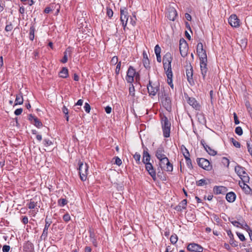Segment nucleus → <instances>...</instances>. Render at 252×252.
<instances>
[{"instance_id":"nucleus-1","label":"nucleus","mask_w":252,"mask_h":252,"mask_svg":"<svg viewBox=\"0 0 252 252\" xmlns=\"http://www.w3.org/2000/svg\"><path fill=\"white\" fill-rule=\"evenodd\" d=\"M173 58L170 53H166L163 57V68L165 70V73L172 72L171 68V62Z\"/></svg>"},{"instance_id":"nucleus-2","label":"nucleus","mask_w":252,"mask_h":252,"mask_svg":"<svg viewBox=\"0 0 252 252\" xmlns=\"http://www.w3.org/2000/svg\"><path fill=\"white\" fill-rule=\"evenodd\" d=\"M161 127L163 131V135L165 138L170 137L171 123L167 118L164 116L161 120Z\"/></svg>"},{"instance_id":"nucleus-3","label":"nucleus","mask_w":252,"mask_h":252,"mask_svg":"<svg viewBox=\"0 0 252 252\" xmlns=\"http://www.w3.org/2000/svg\"><path fill=\"white\" fill-rule=\"evenodd\" d=\"M79 167V174L80 178L82 181H85L87 180V175L88 174L89 166L87 163L84 164L81 161L78 162Z\"/></svg>"},{"instance_id":"nucleus-4","label":"nucleus","mask_w":252,"mask_h":252,"mask_svg":"<svg viewBox=\"0 0 252 252\" xmlns=\"http://www.w3.org/2000/svg\"><path fill=\"white\" fill-rule=\"evenodd\" d=\"M235 171L240 177L242 182L248 183L249 182V176L245 171V168L238 164L235 167Z\"/></svg>"},{"instance_id":"nucleus-5","label":"nucleus","mask_w":252,"mask_h":252,"mask_svg":"<svg viewBox=\"0 0 252 252\" xmlns=\"http://www.w3.org/2000/svg\"><path fill=\"white\" fill-rule=\"evenodd\" d=\"M159 165L161 169L167 172H171L173 171V165L167 158L159 159Z\"/></svg>"},{"instance_id":"nucleus-6","label":"nucleus","mask_w":252,"mask_h":252,"mask_svg":"<svg viewBox=\"0 0 252 252\" xmlns=\"http://www.w3.org/2000/svg\"><path fill=\"white\" fill-rule=\"evenodd\" d=\"M148 92L150 95L155 96L159 90V83H154L152 84L149 80V84L147 85Z\"/></svg>"},{"instance_id":"nucleus-7","label":"nucleus","mask_w":252,"mask_h":252,"mask_svg":"<svg viewBox=\"0 0 252 252\" xmlns=\"http://www.w3.org/2000/svg\"><path fill=\"white\" fill-rule=\"evenodd\" d=\"M196 52L198 56L199 57L200 61H207V54L206 50L203 48V44L199 42L197 44L196 47Z\"/></svg>"},{"instance_id":"nucleus-8","label":"nucleus","mask_w":252,"mask_h":252,"mask_svg":"<svg viewBox=\"0 0 252 252\" xmlns=\"http://www.w3.org/2000/svg\"><path fill=\"white\" fill-rule=\"evenodd\" d=\"M196 161L199 167L206 170L209 171L212 168L209 161L204 158H197Z\"/></svg>"},{"instance_id":"nucleus-9","label":"nucleus","mask_w":252,"mask_h":252,"mask_svg":"<svg viewBox=\"0 0 252 252\" xmlns=\"http://www.w3.org/2000/svg\"><path fill=\"white\" fill-rule=\"evenodd\" d=\"M135 74V69L132 66H130L128 68L126 77L127 82L130 84L134 82Z\"/></svg>"},{"instance_id":"nucleus-10","label":"nucleus","mask_w":252,"mask_h":252,"mask_svg":"<svg viewBox=\"0 0 252 252\" xmlns=\"http://www.w3.org/2000/svg\"><path fill=\"white\" fill-rule=\"evenodd\" d=\"M179 49L182 57H185L187 56L188 45L186 40L184 39H180V40Z\"/></svg>"},{"instance_id":"nucleus-11","label":"nucleus","mask_w":252,"mask_h":252,"mask_svg":"<svg viewBox=\"0 0 252 252\" xmlns=\"http://www.w3.org/2000/svg\"><path fill=\"white\" fill-rule=\"evenodd\" d=\"M45 224L43 229L42 235L40 236L41 240H46L48 236V231L52 221L50 219H48L47 217L45 219Z\"/></svg>"},{"instance_id":"nucleus-12","label":"nucleus","mask_w":252,"mask_h":252,"mask_svg":"<svg viewBox=\"0 0 252 252\" xmlns=\"http://www.w3.org/2000/svg\"><path fill=\"white\" fill-rule=\"evenodd\" d=\"M145 168L153 180L156 181L157 180L156 172L152 164L151 163H147L145 164Z\"/></svg>"},{"instance_id":"nucleus-13","label":"nucleus","mask_w":252,"mask_h":252,"mask_svg":"<svg viewBox=\"0 0 252 252\" xmlns=\"http://www.w3.org/2000/svg\"><path fill=\"white\" fill-rule=\"evenodd\" d=\"M187 250L191 252H202L203 248L196 243H190L187 247Z\"/></svg>"},{"instance_id":"nucleus-14","label":"nucleus","mask_w":252,"mask_h":252,"mask_svg":"<svg viewBox=\"0 0 252 252\" xmlns=\"http://www.w3.org/2000/svg\"><path fill=\"white\" fill-rule=\"evenodd\" d=\"M228 22L232 27L238 28L240 26V20L235 14H232L230 16Z\"/></svg>"},{"instance_id":"nucleus-15","label":"nucleus","mask_w":252,"mask_h":252,"mask_svg":"<svg viewBox=\"0 0 252 252\" xmlns=\"http://www.w3.org/2000/svg\"><path fill=\"white\" fill-rule=\"evenodd\" d=\"M161 103L163 106L168 111H170L171 110V100L168 96L164 95V97H163Z\"/></svg>"},{"instance_id":"nucleus-16","label":"nucleus","mask_w":252,"mask_h":252,"mask_svg":"<svg viewBox=\"0 0 252 252\" xmlns=\"http://www.w3.org/2000/svg\"><path fill=\"white\" fill-rule=\"evenodd\" d=\"M28 119L32 124L38 128L41 127L43 126L42 122L36 117L32 114L29 115Z\"/></svg>"},{"instance_id":"nucleus-17","label":"nucleus","mask_w":252,"mask_h":252,"mask_svg":"<svg viewBox=\"0 0 252 252\" xmlns=\"http://www.w3.org/2000/svg\"><path fill=\"white\" fill-rule=\"evenodd\" d=\"M187 101L188 103L195 110H200L201 106L194 98L188 97Z\"/></svg>"},{"instance_id":"nucleus-18","label":"nucleus","mask_w":252,"mask_h":252,"mask_svg":"<svg viewBox=\"0 0 252 252\" xmlns=\"http://www.w3.org/2000/svg\"><path fill=\"white\" fill-rule=\"evenodd\" d=\"M207 61H200V70L203 80L205 79V77L208 72V68L207 67Z\"/></svg>"},{"instance_id":"nucleus-19","label":"nucleus","mask_w":252,"mask_h":252,"mask_svg":"<svg viewBox=\"0 0 252 252\" xmlns=\"http://www.w3.org/2000/svg\"><path fill=\"white\" fill-rule=\"evenodd\" d=\"M165 152L164 148L162 146H160L157 149L155 156L158 160L163 158H166L167 157L165 154Z\"/></svg>"},{"instance_id":"nucleus-20","label":"nucleus","mask_w":252,"mask_h":252,"mask_svg":"<svg viewBox=\"0 0 252 252\" xmlns=\"http://www.w3.org/2000/svg\"><path fill=\"white\" fill-rule=\"evenodd\" d=\"M201 144L203 146L205 151L211 156H215L217 152L212 149L210 147L206 144L205 140L202 139L200 141Z\"/></svg>"},{"instance_id":"nucleus-21","label":"nucleus","mask_w":252,"mask_h":252,"mask_svg":"<svg viewBox=\"0 0 252 252\" xmlns=\"http://www.w3.org/2000/svg\"><path fill=\"white\" fill-rule=\"evenodd\" d=\"M186 75L188 81L190 85L194 84V80L193 79V68L190 65L189 68L186 69Z\"/></svg>"},{"instance_id":"nucleus-22","label":"nucleus","mask_w":252,"mask_h":252,"mask_svg":"<svg viewBox=\"0 0 252 252\" xmlns=\"http://www.w3.org/2000/svg\"><path fill=\"white\" fill-rule=\"evenodd\" d=\"M72 52V48L71 47H68L65 51L63 52V59L61 60V62L65 63L67 62L68 60V56H71V54Z\"/></svg>"},{"instance_id":"nucleus-23","label":"nucleus","mask_w":252,"mask_h":252,"mask_svg":"<svg viewBox=\"0 0 252 252\" xmlns=\"http://www.w3.org/2000/svg\"><path fill=\"white\" fill-rule=\"evenodd\" d=\"M177 16V13L176 9L174 8L169 9L167 14V17L170 21H174Z\"/></svg>"},{"instance_id":"nucleus-24","label":"nucleus","mask_w":252,"mask_h":252,"mask_svg":"<svg viewBox=\"0 0 252 252\" xmlns=\"http://www.w3.org/2000/svg\"><path fill=\"white\" fill-rule=\"evenodd\" d=\"M227 191V188L223 186H215L214 188V191L216 194H224L226 193Z\"/></svg>"},{"instance_id":"nucleus-25","label":"nucleus","mask_w":252,"mask_h":252,"mask_svg":"<svg viewBox=\"0 0 252 252\" xmlns=\"http://www.w3.org/2000/svg\"><path fill=\"white\" fill-rule=\"evenodd\" d=\"M150 159L151 156L148 151L147 148H146V150H144L143 151L142 162L144 164H146L147 163H150Z\"/></svg>"},{"instance_id":"nucleus-26","label":"nucleus","mask_w":252,"mask_h":252,"mask_svg":"<svg viewBox=\"0 0 252 252\" xmlns=\"http://www.w3.org/2000/svg\"><path fill=\"white\" fill-rule=\"evenodd\" d=\"M121 17L120 20L121 22L127 21L128 16L127 12L126 7L121 8L120 9Z\"/></svg>"},{"instance_id":"nucleus-27","label":"nucleus","mask_w":252,"mask_h":252,"mask_svg":"<svg viewBox=\"0 0 252 252\" xmlns=\"http://www.w3.org/2000/svg\"><path fill=\"white\" fill-rule=\"evenodd\" d=\"M143 65L146 69H149L150 68V61L149 60L148 55H147L146 51H143Z\"/></svg>"},{"instance_id":"nucleus-28","label":"nucleus","mask_w":252,"mask_h":252,"mask_svg":"<svg viewBox=\"0 0 252 252\" xmlns=\"http://www.w3.org/2000/svg\"><path fill=\"white\" fill-rule=\"evenodd\" d=\"M36 200V196L35 198L31 199L29 202L27 204L28 207L30 209H34L37 205V201Z\"/></svg>"},{"instance_id":"nucleus-29","label":"nucleus","mask_w":252,"mask_h":252,"mask_svg":"<svg viewBox=\"0 0 252 252\" xmlns=\"http://www.w3.org/2000/svg\"><path fill=\"white\" fill-rule=\"evenodd\" d=\"M23 97L22 93H20L16 96L14 105H21L23 103Z\"/></svg>"},{"instance_id":"nucleus-30","label":"nucleus","mask_w":252,"mask_h":252,"mask_svg":"<svg viewBox=\"0 0 252 252\" xmlns=\"http://www.w3.org/2000/svg\"><path fill=\"white\" fill-rule=\"evenodd\" d=\"M59 75L60 77L63 78H66L68 76V70L66 67L62 68V70L60 71Z\"/></svg>"},{"instance_id":"nucleus-31","label":"nucleus","mask_w":252,"mask_h":252,"mask_svg":"<svg viewBox=\"0 0 252 252\" xmlns=\"http://www.w3.org/2000/svg\"><path fill=\"white\" fill-rule=\"evenodd\" d=\"M236 199V195L233 192H229L226 195V199L229 202H233Z\"/></svg>"},{"instance_id":"nucleus-32","label":"nucleus","mask_w":252,"mask_h":252,"mask_svg":"<svg viewBox=\"0 0 252 252\" xmlns=\"http://www.w3.org/2000/svg\"><path fill=\"white\" fill-rule=\"evenodd\" d=\"M166 75L167 76V81L168 85L170 86V87L173 89L174 88V85L173 84V80H172V77H173V73L171 72L169 73V74L168 73H166Z\"/></svg>"},{"instance_id":"nucleus-33","label":"nucleus","mask_w":252,"mask_h":252,"mask_svg":"<svg viewBox=\"0 0 252 252\" xmlns=\"http://www.w3.org/2000/svg\"><path fill=\"white\" fill-rule=\"evenodd\" d=\"M198 122L202 125L206 124V119L204 115L202 113H197L196 115Z\"/></svg>"},{"instance_id":"nucleus-34","label":"nucleus","mask_w":252,"mask_h":252,"mask_svg":"<svg viewBox=\"0 0 252 252\" xmlns=\"http://www.w3.org/2000/svg\"><path fill=\"white\" fill-rule=\"evenodd\" d=\"M181 150L184 156V158H185L186 157H190V154L189 152V150L186 148V147L184 145H182L181 146Z\"/></svg>"},{"instance_id":"nucleus-35","label":"nucleus","mask_w":252,"mask_h":252,"mask_svg":"<svg viewBox=\"0 0 252 252\" xmlns=\"http://www.w3.org/2000/svg\"><path fill=\"white\" fill-rule=\"evenodd\" d=\"M34 32H35V28L33 26H31L30 29V33H29V38L31 40H33L34 38Z\"/></svg>"},{"instance_id":"nucleus-36","label":"nucleus","mask_w":252,"mask_h":252,"mask_svg":"<svg viewBox=\"0 0 252 252\" xmlns=\"http://www.w3.org/2000/svg\"><path fill=\"white\" fill-rule=\"evenodd\" d=\"M185 158L186 159V164H187V166H188V167L190 169H192L193 166H192V162H191V160L190 158L189 157H186Z\"/></svg>"},{"instance_id":"nucleus-37","label":"nucleus","mask_w":252,"mask_h":252,"mask_svg":"<svg viewBox=\"0 0 252 252\" xmlns=\"http://www.w3.org/2000/svg\"><path fill=\"white\" fill-rule=\"evenodd\" d=\"M133 158L135 159L137 164H140L141 163V161H140L141 155L140 154H139L138 153H136L133 155Z\"/></svg>"},{"instance_id":"nucleus-38","label":"nucleus","mask_w":252,"mask_h":252,"mask_svg":"<svg viewBox=\"0 0 252 252\" xmlns=\"http://www.w3.org/2000/svg\"><path fill=\"white\" fill-rule=\"evenodd\" d=\"M58 205L61 207H63L67 203V200L65 198H61L58 200Z\"/></svg>"},{"instance_id":"nucleus-39","label":"nucleus","mask_w":252,"mask_h":252,"mask_svg":"<svg viewBox=\"0 0 252 252\" xmlns=\"http://www.w3.org/2000/svg\"><path fill=\"white\" fill-rule=\"evenodd\" d=\"M24 249H28L30 251H31L33 249V245L32 243L28 241L24 246Z\"/></svg>"},{"instance_id":"nucleus-40","label":"nucleus","mask_w":252,"mask_h":252,"mask_svg":"<svg viewBox=\"0 0 252 252\" xmlns=\"http://www.w3.org/2000/svg\"><path fill=\"white\" fill-rule=\"evenodd\" d=\"M178 236L176 234H174L170 237V240L172 244H175L178 241Z\"/></svg>"},{"instance_id":"nucleus-41","label":"nucleus","mask_w":252,"mask_h":252,"mask_svg":"<svg viewBox=\"0 0 252 252\" xmlns=\"http://www.w3.org/2000/svg\"><path fill=\"white\" fill-rule=\"evenodd\" d=\"M242 183H243V186H242L240 184V183H239V184H240V186L241 187L243 188V189H244L245 190V191L247 193H249L251 191V189L248 186V185H247L246 183H244L242 182Z\"/></svg>"},{"instance_id":"nucleus-42","label":"nucleus","mask_w":252,"mask_h":252,"mask_svg":"<svg viewBox=\"0 0 252 252\" xmlns=\"http://www.w3.org/2000/svg\"><path fill=\"white\" fill-rule=\"evenodd\" d=\"M134 92H135V89H134L133 84L132 83L130 84V86L129 88V95H130L132 96H134V94H135Z\"/></svg>"},{"instance_id":"nucleus-43","label":"nucleus","mask_w":252,"mask_h":252,"mask_svg":"<svg viewBox=\"0 0 252 252\" xmlns=\"http://www.w3.org/2000/svg\"><path fill=\"white\" fill-rule=\"evenodd\" d=\"M187 201L186 199L183 200L178 205V207L182 208L183 209L186 208Z\"/></svg>"},{"instance_id":"nucleus-44","label":"nucleus","mask_w":252,"mask_h":252,"mask_svg":"<svg viewBox=\"0 0 252 252\" xmlns=\"http://www.w3.org/2000/svg\"><path fill=\"white\" fill-rule=\"evenodd\" d=\"M235 133L239 136H241L243 134V130L241 127L237 126L236 127L235 130Z\"/></svg>"},{"instance_id":"nucleus-45","label":"nucleus","mask_w":252,"mask_h":252,"mask_svg":"<svg viewBox=\"0 0 252 252\" xmlns=\"http://www.w3.org/2000/svg\"><path fill=\"white\" fill-rule=\"evenodd\" d=\"M206 184V181L205 179H200L196 182V185L198 186H202Z\"/></svg>"},{"instance_id":"nucleus-46","label":"nucleus","mask_w":252,"mask_h":252,"mask_svg":"<svg viewBox=\"0 0 252 252\" xmlns=\"http://www.w3.org/2000/svg\"><path fill=\"white\" fill-rule=\"evenodd\" d=\"M221 162L224 165L226 166V167H228L229 164V160L228 158L225 157L222 158Z\"/></svg>"},{"instance_id":"nucleus-47","label":"nucleus","mask_w":252,"mask_h":252,"mask_svg":"<svg viewBox=\"0 0 252 252\" xmlns=\"http://www.w3.org/2000/svg\"><path fill=\"white\" fill-rule=\"evenodd\" d=\"M230 140L232 142L233 145L235 147H236V148H240L241 144L239 142L235 140L233 138H231L230 139Z\"/></svg>"},{"instance_id":"nucleus-48","label":"nucleus","mask_w":252,"mask_h":252,"mask_svg":"<svg viewBox=\"0 0 252 252\" xmlns=\"http://www.w3.org/2000/svg\"><path fill=\"white\" fill-rule=\"evenodd\" d=\"M43 142V145L46 147L49 146L53 144L52 142L49 139H44Z\"/></svg>"},{"instance_id":"nucleus-49","label":"nucleus","mask_w":252,"mask_h":252,"mask_svg":"<svg viewBox=\"0 0 252 252\" xmlns=\"http://www.w3.org/2000/svg\"><path fill=\"white\" fill-rule=\"evenodd\" d=\"M118 63V59L117 56H114L110 61V63L112 65H116V64H117Z\"/></svg>"},{"instance_id":"nucleus-50","label":"nucleus","mask_w":252,"mask_h":252,"mask_svg":"<svg viewBox=\"0 0 252 252\" xmlns=\"http://www.w3.org/2000/svg\"><path fill=\"white\" fill-rule=\"evenodd\" d=\"M106 10H107V11H106L107 15L108 16V17L109 18H111L113 15V12L112 10L109 7H107Z\"/></svg>"},{"instance_id":"nucleus-51","label":"nucleus","mask_w":252,"mask_h":252,"mask_svg":"<svg viewBox=\"0 0 252 252\" xmlns=\"http://www.w3.org/2000/svg\"><path fill=\"white\" fill-rule=\"evenodd\" d=\"M113 159L115 160L114 163L116 164V165H117L118 166H120L122 164V160L119 157H115Z\"/></svg>"},{"instance_id":"nucleus-52","label":"nucleus","mask_w":252,"mask_h":252,"mask_svg":"<svg viewBox=\"0 0 252 252\" xmlns=\"http://www.w3.org/2000/svg\"><path fill=\"white\" fill-rule=\"evenodd\" d=\"M84 108L85 111H86V113H89L90 112L91 106L88 103L86 102L85 103Z\"/></svg>"},{"instance_id":"nucleus-53","label":"nucleus","mask_w":252,"mask_h":252,"mask_svg":"<svg viewBox=\"0 0 252 252\" xmlns=\"http://www.w3.org/2000/svg\"><path fill=\"white\" fill-rule=\"evenodd\" d=\"M229 244L234 247L238 246V242L234 240V237L230 239Z\"/></svg>"},{"instance_id":"nucleus-54","label":"nucleus","mask_w":252,"mask_h":252,"mask_svg":"<svg viewBox=\"0 0 252 252\" xmlns=\"http://www.w3.org/2000/svg\"><path fill=\"white\" fill-rule=\"evenodd\" d=\"M155 53L156 55L160 54L161 48L158 44L155 47Z\"/></svg>"},{"instance_id":"nucleus-55","label":"nucleus","mask_w":252,"mask_h":252,"mask_svg":"<svg viewBox=\"0 0 252 252\" xmlns=\"http://www.w3.org/2000/svg\"><path fill=\"white\" fill-rule=\"evenodd\" d=\"M121 66V62H119L118 64H117L116 69H115V73L117 75H118L120 72V68Z\"/></svg>"},{"instance_id":"nucleus-56","label":"nucleus","mask_w":252,"mask_h":252,"mask_svg":"<svg viewBox=\"0 0 252 252\" xmlns=\"http://www.w3.org/2000/svg\"><path fill=\"white\" fill-rule=\"evenodd\" d=\"M13 29V25L10 23L9 24L6 25L5 28V30L6 32H10Z\"/></svg>"},{"instance_id":"nucleus-57","label":"nucleus","mask_w":252,"mask_h":252,"mask_svg":"<svg viewBox=\"0 0 252 252\" xmlns=\"http://www.w3.org/2000/svg\"><path fill=\"white\" fill-rule=\"evenodd\" d=\"M240 227L245 228L248 232H249L250 230H252L248 225L246 223L244 224L241 223Z\"/></svg>"},{"instance_id":"nucleus-58","label":"nucleus","mask_w":252,"mask_h":252,"mask_svg":"<svg viewBox=\"0 0 252 252\" xmlns=\"http://www.w3.org/2000/svg\"><path fill=\"white\" fill-rule=\"evenodd\" d=\"M63 220L64 221L68 222L70 220V215L68 213L64 214L63 216Z\"/></svg>"},{"instance_id":"nucleus-59","label":"nucleus","mask_w":252,"mask_h":252,"mask_svg":"<svg viewBox=\"0 0 252 252\" xmlns=\"http://www.w3.org/2000/svg\"><path fill=\"white\" fill-rule=\"evenodd\" d=\"M236 234H237V235L238 236V237H239V239L241 241H244L245 240V237L243 234H242L240 232H237Z\"/></svg>"},{"instance_id":"nucleus-60","label":"nucleus","mask_w":252,"mask_h":252,"mask_svg":"<svg viewBox=\"0 0 252 252\" xmlns=\"http://www.w3.org/2000/svg\"><path fill=\"white\" fill-rule=\"evenodd\" d=\"M247 146L248 148V152L252 157V147H251L250 143L248 141L247 142Z\"/></svg>"},{"instance_id":"nucleus-61","label":"nucleus","mask_w":252,"mask_h":252,"mask_svg":"<svg viewBox=\"0 0 252 252\" xmlns=\"http://www.w3.org/2000/svg\"><path fill=\"white\" fill-rule=\"evenodd\" d=\"M10 247L8 245H4L2 247V251L3 252H9Z\"/></svg>"},{"instance_id":"nucleus-62","label":"nucleus","mask_w":252,"mask_h":252,"mask_svg":"<svg viewBox=\"0 0 252 252\" xmlns=\"http://www.w3.org/2000/svg\"><path fill=\"white\" fill-rule=\"evenodd\" d=\"M234 123L235 125H238L240 123V121L238 120V118L236 113H233Z\"/></svg>"},{"instance_id":"nucleus-63","label":"nucleus","mask_w":252,"mask_h":252,"mask_svg":"<svg viewBox=\"0 0 252 252\" xmlns=\"http://www.w3.org/2000/svg\"><path fill=\"white\" fill-rule=\"evenodd\" d=\"M23 112V109L22 108H18V109H17L15 110L14 111V114L15 115H19L20 114H21V113H22Z\"/></svg>"},{"instance_id":"nucleus-64","label":"nucleus","mask_w":252,"mask_h":252,"mask_svg":"<svg viewBox=\"0 0 252 252\" xmlns=\"http://www.w3.org/2000/svg\"><path fill=\"white\" fill-rule=\"evenodd\" d=\"M22 222L26 224L28 222V218L27 216H23L22 220Z\"/></svg>"}]
</instances>
